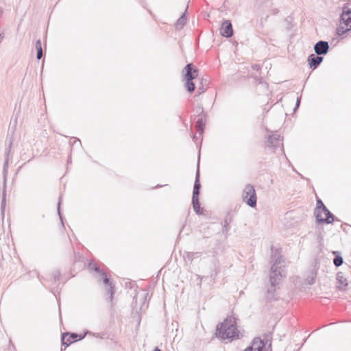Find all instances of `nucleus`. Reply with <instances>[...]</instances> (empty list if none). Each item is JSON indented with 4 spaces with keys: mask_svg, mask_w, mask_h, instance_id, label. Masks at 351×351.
I'll list each match as a JSON object with an SVG mask.
<instances>
[{
    "mask_svg": "<svg viewBox=\"0 0 351 351\" xmlns=\"http://www.w3.org/2000/svg\"><path fill=\"white\" fill-rule=\"evenodd\" d=\"M242 197L243 201L250 207L254 208L256 206L257 197L254 187L251 184H247L243 191Z\"/></svg>",
    "mask_w": 351,
    "mask_h": 351,
    "instance_id": "6",
    "label": "nucleus"
},
{
    "mask_svg": "<svg viewBox=\"0 0 351 351\" xmlns=\"http://www.w3.org/2000/svg\"><path fill=\"white\" fill-rule=\"evenodd\" d=\"M199 89H201V92H199V94L202 93H204V89L203 88H199Z\"/></svg>",
    "mask_w": 351,
    "mask_h": 351,
    "instance_id": "33",
    "label": "nucleus"
},
{
    "mask_svg": "<svg viewBox=\"0 0 351 351\" xmlns=\"http://www.w3.org/2000/svg\"><path fill=\"white\" fill-rule=\"evenodd\" d=\"M326 208V207L324 204L323 202L320 199H317V206H316V208L315 210V214L316 213H322V210H324Z\"/></svg>",
    "mask_w": 351,
    "mask_h": 351,
    "instance_id": "24",
    "label": "nucleus"
},
{
    "mask_svg": "<svg viewBox=\"0 0 351 351\" xmlns=\"http://www.w3.org/2000/svg\"><path fill=\"white\" fill-rule=\"evenodd\" d=\"M4 36L2 34H0V43L1 42V40L3 38Z\"/></svg>",
    "mask_w": 351,
    "mask_h": 351,
    "instance_id": "32",
    "label": "nucleus"
},
{
    "mask_svg": "<svg viewBox=\"0 0 351 351\" xmlns=\"http://www.w3.org/2000/svg\"><path fill=\"white\" fill-rule=\"evenodd\" d=\"M282 139L280 135L278 133H274L271 135H269L267 141V146L276 147L281 143Z\"/></svg>",
    "mask_w": 351,
    "mask_h": 351,
    "instance_id": "14",
    "label": "nucleus"
},
{
    "mask_svg": "<svg viewBox=\"0 0 351 351\" xmlns=\"http://www.w3.org/2000/svg\"><path fill=\"white\" fill-rule=\"evenodd\" d=\"M307 60L310 69L314 70L323 62L324 58L322 56L312 53L308 56Z\"/></svg>",
    "mask_w": 351,
    "mask_h": 351,
    "instance_id": "12",
    "label": "nucleus"
},
{
    "mask_svg": "<svg viewBox=\"0 0 351 351\" xmlns=\"http://www.w3.org/2000/svg\"><path fill=\"white\" fill-rule=\"evenodd\" d=\"M61 276V274H60V271H56L53 272V278H54V280L56 281V280H58L60 279V277Z\"/></svg>",
    "mask_w": 351,
    "mask_h": 351,
    "instance_id": "27",
    "label": "nucleus"
},
{
    "mask_svg": "<svg viewBox=\"0 0 351 351\" xmlns=\"http://www.w3.org/2000/svg\"><path fill=\"white\" fill-rule=\"evenodd\" d=\"M220 33L226 38H230L233 35V28L230 21L226 20L223 22Z\"/></svg>",
    "mask_w": 351,
    "mask_h": 351,
    "instance_id": "13",
    "label": "nucleus"
},
{
    "mask_svg": "<svg viewBox=\"0 0 351 351\" xmlns=\"http://www.w3.org/2000/svg\"><path fill=\"white\" fill-rule=\"evenodd\" d=\"M8 142H9L8 146V147L5 150V158H9L10 153H11V148H12V137L9 138Z\"/></svg>",
    "mask_w": 351,
    "mask_h": 351,
    "instance_id": "25",
    "label": "nucleus"
},
{
    "mask_svg": "<svg viewBox=\"0 0 351 351\" xmlns=\"http://www.w3.org/2000/svg\"><path fill=\"white\" fill-rule=\"evenodd\" d=\"M8 162H9V158H5V162H4L3 168L4 188L6 187V176L8 174Z\"/></svg>",
    "mask_w": 351,
    "mask_h": 351,
    "instance_id": "22",
    "label": "nucleus"
},
{
    "mask_svg": "<svg viewBox=\"0 0 351 351\" xmlns=\"http://www.w3.org/2000/svg\"><path fill=\"white\" fill-rule=\"evenodd\" d=\"M193 138L194 141H195L196 140V136L195 135H193Z\"/></svg>",
    "mask_w": 351,
    "mask_h": 351,
    "instance_id": "35",
    "label": "nucleus"
},
{
    "mask_svg": "<svg viewBox=\"0 0 351 351\" xmlns=\"http://www.w3.org/2000/svg\"><path fill=\"white\" fill-rule=\"evenodd\" d=\"M6 206V191L5 188L3 187V193H2V201L1 205V215L3 216Z\"/></svg>",
    "mask_w": 351,
    "mask_h": 351,
    "instance_id": "23",
    "label": "nucleus"
},
{
    "mask_svg": "<svg viewBox=\"0 0 351 351\" xmlns=\"http://www.w3.org/2000/svg\"><path fill=\"white\" fill-rule=\"evenodd\" d=\"M61 202H62V197L60 196L59 198V202H58V213L60 220L62 221V215L60 213V210Z\"/></svg>",
    "mask_w": 351,
    "mask_h": 351,
    "instance_id": "28",
    "label": "nucleus"
},
{
    "mask_svg": "<svg viewBox=\"0 0 351 351\" xmlns=\"http://www.w3.org/2000/svg\"><path fill=\"white\" fill-rule=\"evenodd\" d=\"M35 47H36V49L37 51L36 58L38 60H40V59L42 58V57L43 56V49H42V44H41L40 40H38L36 42V46Z\"/></svg>",
    "mask_w": 351,
    "mask_h": 351,
    "instance_id": "20",
    "label": "nucleus"
},
{
    "mask_svg": "<svg viewBox=\"0 0 351 351\" xmlns=\"http://www.w3.org/2000/svg\"><path fill=\"white\" fill-rule=\"evenodd\" d=\"M204 127H205V122L202 117L197 119L195 125V128L197 132L199 133V134L201 136L203 134L204 131Z\"/></svg>",
    "mask_w": 351,
    "mask_h": 351,
    "instance_id": "17",
    "label": "nucleus"
},
{
    "mask_svg": "<svg viewBox=\"0 0 351 351\" xmlns=\"http://www.w3.org/2000/svg\"><path fill=\"white\" fill-rule=\"evenodd\" d=\"M201 255V252H184V258L186 261H189L190 263H192V261L200 256Z\"/></svg>",
    "mask_w": 351,
    "mask_h": 351,
    "instance_id": "16",
    "label": "nucleus"
},
{
    "mask_svg": "<svg viewBox=\"0 0 351 351\" xmlns=\"http://www.w3.org/2000/svg\"><path fill=\"white\" fill-rule=\"evenodd\" d=\"M337 280L339 285L346 287L348 285L347 279L344 278L342 272L339 271L337 274Z\"/></svg>",
    "mask_w": 351,
    "mask_h": 351,
    "instance_id": "19",
    "label": "nucleus"
},
{
    "mask_svg": "<svg viewBox=\"0 0 351 351\" xmlns=\"http://www.w3.org/2000/svg\"><path fill=\"white\" fill-rule=\"evenodd\" d=\"M351 30V9L345 7L340 16L339 25L337 29L339 36H343Z\"/></svg>",
    "mask_w": 351,
    "mask_h": 351,
    "instance_id": "4",
    "label": "nucleus"
},
{
    "mask_svg": "<svg viewBox=\"0 0 351 351\" xmlns=\"http://www.w3.org/2000/svg\"><path fill=\"white\" fill-rule=\"evenodd\" d=\"M201 184L199 182V165L195 174V180L193 186V195H192V204L194 211L197 215L202 214V208L200 206L199 195L200 193Z\"/></svg>",
    "mask_w": 351,
    "mask_h": 351,
    "instance_id": "5",
    "label": "nucleus"
},
{
    "mask_svg": "<svg viewBox=\"0 0 351 351\" xmlns=\"http://www.w3.org/2000/svg\"><path fill=\"white\" fill-rule=\"evenodd\" d=\"M154 351H161L158 348H154Z\"/></svg>",
    "mask_w": 351,
    "mask_h": 351,
    "instance_id": "34",
    "label": "nucleus"
},
{
    "mask_svg": "<svg viewBox=\"0 0 351 351\" xmlns=\"http://www.w3.org/2000/svg\"><path fill=\"white\" fill-rule=\"evenodd\" d=\"M147 295H148V293H145V296H144V298H143V300H144L143 303H145V302H146V300H147Z\"/></svg>",
    "mask_w": 351,
    "mask_h": 351,
    "instance_id": "31",
    "label": "nucleus"
},
{
    "mask_svg": "<svg viewBox=\"0 0 351 351\" xmlns=\"http://www.w3.org/2000/svg\"><path fill=\"white\" fill-rule=\"evenodd\" d=\"M243 351H272L271 343L266 347V342L260 337H255L251 345L247 346Z\"/></svg>",
    "mask_w": 351,
    "mask_h": 351,
    "instance_id": "8",
    "label": "nucleus"
},
{
    "mask_svg": "<svg viewBox=\"0 0 351 351\" xmlns=\"http://www.w3.org/2000/svg\"><path fill=\"white\" fill-rule=\"evenodd\" d=\"M200 110H201L202 112H203V108L202 107H201Z\"/></svg>",
    "mask_w": 351,
    "mask_h": 351,
    "instance_id": "36",
    "label": "nucleus"
},
{
    "mask_svg": "<svg viewBox=\"0 0 351 351\" xmlns=\"http://www.w3.org/2000/svg\"><path fill=\"white\" fill-rule=\"evenodd\" d=\"M314 51L318 56H323L328 53L330 46L328 42L324 40H319L314 45Z\"/></svg>",
    "mask_w": 351,
    "mask_h": 351,
    "instance_id": "11",
    "label": "nucleus"
},
{
    "mask_svg": "<svg viewBox=\"0 0 351 351\" xmlns=\"http://www.w3.org/2000/svg\"><path fill=\"white\" fill-rule=\"evenodd\" d=\"M300 104V97H298L297 98V101H296V104H295V107L294 108V110H295L296 108H298L299 107Z\"/></svg>",
    "mask_w": 351,
    "mask_h": 351,
    "instance_id": "29",
    "label": "nucleus"
},
{
    "mask_svg": "<svg viewBox=\"0 0 351 351\" xmlns=\"http://www.w3.org/2000/svg\"><path fill=\"white\" fill-rule=\"evenodd\" d=\"M183 80L185 82L184 86L186 90L192 93L195 88L193 80L198 76V70L195 67L193 63L187 64L182 70Z\"/></svg>",
    "mask_w": 351,
    "mask_h": 351,
    "instance_id": "3",
    "label": "nucleus"
},
{
    "mask_svg": "<svg viewBox=\"0 0 351 351\" xmlns=\"http://www.w3.org/2000/svg\"><path fill=\"white\" fill-rule=\"evenodd\" d=\"M215 335L221 340H229L240 339L241 334L238 330L237 319L234 316L226 317L223 322L217 324Z\"/></svg>",
    "mask_w": 351,
    "mask_h": 351,
    "instance_id": "2",
    "label": "nucleus"
},
{
    "mask_svg": "<svg viewBox=\"0 0 351 351\" xmlns=\"http://www.w3.org/2000/svg\"><path fill=\"white\" fill-rule=\"evenodd\" d=\"M232 221V217L230 216V213H228L224 221H223V227L222 230V232L223 234L227 233L229 230V224Z\"/></svg>",
    "mask_w": 351,
    "mask_h": 351,
    "instance_id": "18",
    "label": "nucleus"
},
{
    "mask_svg": "<svg viewBox=\"0 0 351 351\" xmlns=\"http://www.w3.org/2000/svg\"><path fill=\"white\" fill-rule=\"evenodd\" d=\"M261 3L264 4L265 7L270 8L272 6V3H270L271 0H259Z\"/></svg>",
    "mask_w": 351,
    "mask_h": 351,
    "instance_id": "26",
    "label": "nucleus"
},
{
    "mask_svg": "<svg viewBox=\"0 0 351 351\" xmlns=\"http://www.w3.org/2000/svg\"><path fill=\"white\" fill-rule=\"evenodd\" d=\"M316 220L319 223H332L335 220L339 221L336 219L334 215L326 208L322 213H315Z\"/></svg>",
    "mask_w": 351,
    "mask_h": 351,
    "instance_id": "10",
    "label": "nucleus"
},
{
    "mask_svg": "<svg viewBox=\"0 0 351 351\" xmlns=\"http://www.w3.org/2000/svg\"><path fill=\"white\" fill-rule=\"evenodd\" d=\"M186 17L185 13H183L182 16L178 19L176 21V28L180 29L182 28L183 26L186 24Z\"/></svg>",
    "mask_w": 351,
    "mask_h": 351,
    "instance_id": "21",
    "label": "nucleus"
},
{
    "mask_svg": "<svg viewBox=\"0 0 351 351\" xmlns=\"http://www.w3.org/2000/svg\"><path fill=\"white\" fill-rule=\"evenodd\" d=\"M332 254L335 255V258L333 259V263L336 267H339L343 265V259L341 256V254L339 251H333Z\"/></svg>",
    "mask_w": 351,
    "mask_h": 351,
    "instance_id": "15",
    "label": "nucleus"
},
{
    "mask_svg": "<svg viewBox=\"0 0 351 351\" xmlns=\"http://www.w3.org/2000/svg\"><path fill=\"white\" fill-rule=\"evenodd\" d=\"M283 262L284 260L280 255H275V260L270 269V287L268 288L265 295L267 300L271 301L276 299V291L277 286L285 276V274H282V267H284L282 265Z\"/></svg>",
    "mask_w": 351,
    "mask_h": 351,
    "instance_id": "1",
    "label": "nucleus"
},
{
    "mask_svg": "<svg viewBox=\"0 0 351 351\" xmlns=\"http://www.w3.org/2000/svg\"><path fill=\"white\" fill-rule=\"evenodd\" d=\"M86 333H90L87 331L84 335H79L77 333L63 332L62 334V346H64L65 350L71 343L83 339L86 337Z\"/></svg>",
    "mask_w": 351,
    "mask_h": 351,
    "instance_id": "9",
    "label": "nucleus"
},
{
    "mask_svg": "<svg viewBox=\"0 0 351 351\" xmlns=\"http://www.w3.org/2000/svg\"><path fill=\"white\" fill-rule=\"evenodd\" d=\"M88 267L90 269L95 270L96 272L99 273L103 276V282L108 287L107 289V292L110 293L109 300L110 301H112L113 299V295L114 294V287L112 283V282L110 281V279L108 278L107 274L105 271H101L99 268V267L94 262H90L88 264Z\"/></svg>",
    "mask_w": 351,
    "mask_h": 351,
    "instance_id": "7",
    "label": "nucleus"
},
{
    "mask_svg": "<svg viewBox=\"0 0 351 351\" xmlns=\"http://www.w3.org/2000/svg\"><path fill=\"white\" fill-rule=\"evenodd\" d=\"M252 68L256 71H258L261 69V66L258 64H254L252 66Z\"/></svg>",
    "mask_w": 351,
    "mask_h": 351,
    "instance_id": "30",
    "label": "nucleus"
}]
</instances>
